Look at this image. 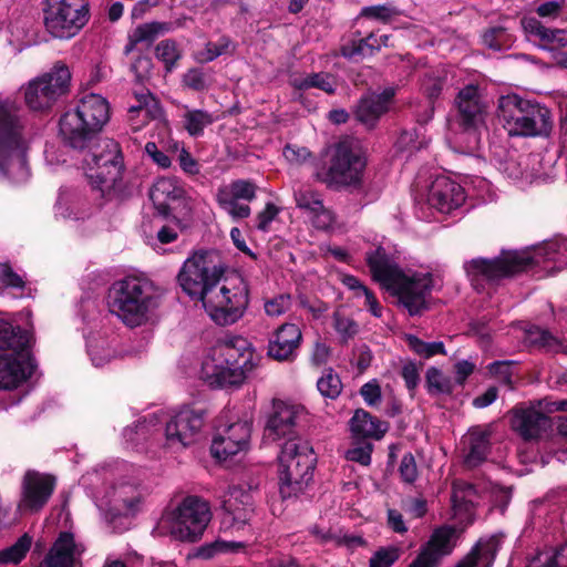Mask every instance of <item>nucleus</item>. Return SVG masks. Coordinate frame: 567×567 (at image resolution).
<instances>
[{"label":"nucleus","mask_w":567,"mask_h":567,"mask_svg":"<svg viewBox=\"0 0 567 567\" xmlns=\"http://www.w3.org/2000/svg\"><path fill=\"white\" fill-rule=\"evenodd\" d=\"M254 348L241 336L218 339L210 350V360L203 363L205 380L214 388L239 386L255 368Z\"/></svg>","instance_id":"3"},{"label":"nucleus","mask_w":567,"mask_h":567,"mask_svg":"<svg viewBox=\"0 0 567 567\" xmlns=\"http://www.w3.org/2000/svg\"><path fill=\"white\" fill-rule=\"evenodd\" d=\"M301 340L302 333L298 326L286 322L279 326L269 339L267 354L276 361H292Z\"/></svg>","instance_id":"25"},{"label":"nucleus","mask_w":567,"mask_h":567,"mask_svg":"<svg viewBox=\"0 0 567 567\" xmlns=\"http://www.w3.org/2000/svg\"><path fill=\"white\" fill-rule=\"evenodd\" d=\"M227 269L221 255L215 249L194 251L183 264L177 280L185 293L200 301L210 318L219 326L237 322L249 303V286L243 277L227 280L214 295Z\"/></svg>","instance_id":"1"},{"label":"nucleus","mask_w":567,"mask_h":567,"mask_svg":"<svg viewBox=\"0 0 567 567\" xmlns=\"http://www.w3.org/2000/svg\"><path fill=\"white\" fill-rule=\"evenodd\" d=\"M207 419L203 408L187 405L177 411L165 426V445L173 450H183L199 437Z\"/></svg>","instance_id":"16"},{"label":"nucleus","mask_w":567,"mask_h":567,"mask_svg":"<svg viewBox=\"0 0 567 567\" xmlns=\"http://www.w3.org/2000/svg\"><path fill=\"white\" fill-rule=\"evenodd\" d=\"M401 550L396 546L378 548L369 559V567H392L400 558Z\"/></svg>","instance_id":"45"},{"label":"nucleus","mask_w":567,"mask_h":567,"mask_svg":"<svg viewBox=\"0 0 567 567\" xmlns=\"http://www.w3.org/2000/svg\"><path fill=\"white\" fill-rule=\"evenodd\" d=\"M372 450L373 445L370 442H363L361 445L348 450L347 458L363 466H368L371 463Z\"/></svg>","instance_id":"53"},{"label":"nucleus","mask_w":567,"mask_h":567,"mask_svg":"<svg viewBox=\"0 0 567 567\" xmlns=\"http://www.w3.org/2000/svg\"><path fill=\"white\" fill-rule=\"evenodd\" d=\"M213 122V115L204 110L187 111L184 115V127L194 137L203 135L204 128Z\"/></svg>","instance_id":"39"},{"label":"nucleus","mask_w":567,"mask_h":567,"mask_svg":"<svg viewBox=\"0 0 567 567\" xmlns=\"http://www.w3.org/2000/svg\"><path fill=\"white\" fill-rule=\"evenodd\" d=\"M468 332L478 337L485 343H489L492 340V329L485 318L472 320L468 323Z\"/></svg>","instance_id":"57"},{"label":"nucleus","mask_w":567,"mask_h":567,"mask_svg":"<svg viewBox=\"0 0 567 567\" xmlns=\"http://www.w3.org/2000/svg\"><path fill=\"white\" fill-rule=\"evenodd\" d=\"M400 374L404 380L405 386L409 390L411 396H413L414 391L416 390L420 382L419 368L414 362L410 361L402 367Z\"/></svg>","instance_id":"55"},{"label":"nucleus","mask_w":567,"mask_h":567,"mask_svg":"<svg viewBox=\"0 0 567 567\" xmlns=\"http://www.w3.org/2000/svg\"><path fill=\"white\" fill-rule=\"evenodd\" d=\"M504 534H494L488 538H480L474 546H478L477 563L483 567H492L497 553L502 548Z\"/></svg>","instance_id":"34"},{"label":"nucleus","mask_w":567,"mask_h":567,"mask_svg":"<svg viewBox=\"0 0 567 567\" xmlns=\"http://www.w3.org/2000/svg\"><path fill=\"white\" fill-rule=\"evenodd\" d=\"M230 39L220 37L216 42H208L206 44V61H213L216 58L225 54L229 48Z\"/></svg>","instance_id":"61"},{"label":"nucleus","mask_w":567,"mask_h":567,"mask_svg":"<svg viewBox=\"0 0 567 567\" xmlns=\"http://www.w3.org/2000/svg\"><path fill=\"white\" fill-rule=\"evenodd\" d=\"M425 389L431 396H436L452 394L454 386L451 378L445 377L440 369L430 367L425 373Z\"/></svg>","instance_id":"35"},{"label":"nucleus","mask_w":567,"mask_h":567,"mask_svg":"<svg viewBox=\"0 0 567 567\" xmlns=\"http://www.w3.org/2000/svg\"><path fill=\"white\" fill-rule=\"evenodd\" d=\"M83 165L94 188L106 196L117 188L124 172V158L120 144L113 138L100 137L85 150Z\"/></svg>","instance_id":"7"},{"label":"nucleus","mask_w":567,"mask_h":567,"mask_svg":"<svg viewBox=\"0 0 567 567\" xmlns=\"http://www.w3.org/2000/svg\"><path fill=\"white\" fill-rule=\"evenodd\" d=\"M429 203L441 213L449 214L465 202L464 188L446 176L436 177L429 190Z\"/></svg>","instance_id":"24"},{"label":"nucleus","mask_w":567,"mask_h":567,"mask_svg":"<svg viewBox=\"0 0 567 567\" xmlns=\"http://www.w3.org/2000/svg\"><path fill=\"white\" fill-rule=\"evenodd\" d=\"M291 85L298 91H306L311 87L319 89L328 94H334L336 81L329 73H310L303 78L293 79Z\"/></svg>","instance_id":"33"},{"label":"nucleus","mask_w":567,"mask_h":567,"mask_svg":"<svg viewBox=\"0 0 567 567\" xmlns=\"http://www.w3.org/2000/svg\"><path fill=\"white\" fill-rule=\"evenodd\" d=\"M360 394L365 403L371 406L381 401V388L375 380L364 383L360 389Z\"/></svg>","instance_id":"59"},{"label":"nucleus","mask_w":567,"mask_h":567,"mask_svg":"<svg viewBox=\"0 0 567 567\" xmlns=\"http://www.w3.org/2000/svg\"><path fill=\"white\" fill-rule=\"evenodd\" d=\"M210 518L206 501L198 496H187L174 511L163 516L162 523H168L175 539L194 543L203 536Z\"/></svg>","instance_id":"14"},{"label":"nucleus","mask_w":567,"mask_h":567,"mask_svg":"<svg viewBox=\"0 0 567 567\" xmlns=\"http://www.w3.org/2000/svg\"><path fill=\"white\" fill-rule=\"evenodd\" d=\"M76 553L79 550L73 534L61 532L40 567H74Z\"/></svg>","instance_id":"29"},{"label":"nucleus","mask_w":567,"mask_h":567,"mask_svg":"<svg viewBox=\"0 0 567 567\" xmlns=\"http://www.w3.org/2000/svg\"><path fill=\"white\" fill-rule=\"evenodd\" d=\"M522 24L524 30L530 35L537 37L543 43L545 38H548L547 32L548 28L545 27L539 20L536 18H524L522 20Z\"/></svg>","instance_id":"60"},{"label":"nucleus","mask_w":567,"mask_h":567,"mask_svg":"<svg viewBox=\"0 0 567 567\" xmlns=\"http://www.w3.org/2000/svg\"><path fill=\"white\" fill-rule=\"evenodd\" d=\"M71 114L90 126L101 135L103 127L110 121V104L100 94L90 93L79 100L73 109L68 110Z\"/></svg>","instance_id":"23"},{"label":"nucleus","mask_w":567,"mask_h":567,"mask_svg":"<svg viewBox=\"0 0 567 567\" xmlns=\"http://www.w3.org/2000/svg\"><path fill=\"white\" fill-rule=\"evenodd\" d=\"M516 364L514 361H494L488 364V372L498 379V381L506 385L508 389H514L513 381V367Z\"/></svg>","instance_id":"46"},{"label":"nucleus","mask_w":567,"mask_h":567,"mask_svg":"<svg viewBox=\"0 0 567 567\" xmlns=\"http://www.w3.org/2000/svg\"><path fill=\"white\" fill-rule=\"evenodd\" d=\"M155 56L164 63L166 72H172L182 59V52L175 40L166 39L155 47Z\"/></svg>","instance_id":"38"},{"label":"nucleus","mask_w":567,"mask_h":567,"mask_svg":"<svg viewBox=\"0 0 567 567\" xmlns=\"http://www.w3.org/2000/svg\"><path fill=\"white\" fill-rule=\"evenodd\" d=\"M483 43L488 49L502 51L509 49L514 43V37L503 27H493L483 34Z\"/></svg>","instance_id":"41"},{"label":"nucleus","mask_w":567,"mask_h":567,"mask_svg":"<svg viewBox=\"0 0 567 567\" xmlns=\"http://www.w3.org/2000/svg\"><path fill=\"white\" fill-rule=\"evenodd\" d=\"M257 186L248 179H236L228 187L218 189L217 195L236 200L251 202L256 198Z\"/></svg>","instance_id":"36"},{"label":"nucleus","mask_w":567,"mask_h":567,"mask_svg":"<svg viewBox=\"0 0 567 567\" xmlns=\"http://www.w3.org/2000/svg\"><path fill=\"white\" fill-rule=\"evenodd\" d=\"M181 168L188 175H197L200 172V164L192 156V154L183 148L178 154Z\"/></svg>","instance_id":"63"},{"label":"nucleus","mask_w":567,"mask_h":567,"mask_svg":"<svg viewBox=\"0 0 567 567\" xmlns=\"http://www.w3.org/2000/svg\"><path fill=\"white\" fill-rule=\"evenodd\" d=\"M549 419L534 408H514L511 426L525 441L537 439L546 430Z\"/></svg>","instance_id":"27"},{"label":"nucleus","mask_w":567,"mask_h":567,"mask_svg":"<svg viewBox=\"0 0 567 567\" xmlns=\"http://www.w3.org/2000/svg\"><path fill=\"white\" fill-rule=\"evenodd\" d=\"M365 166L367 161L359 142L346 136L333 145L328 167L318 172L317 177L334 189L359 187Z\"/></svg>","instance_id":"9"},{"label":"nucleus","mask_w":567,"mask_h":567,"mask_svg":"<svg viewBox=\"0 0 567 567\" xmlns=\"http://www.w3.org/2000/svg\"><path fill=\"white\" fill-rule=\"evenodd\" d=\"M24 125L19 109L11 100H0V177L11 178L17 163L20 168L27 164L22 153Z\"/></svg>","instance_id":"12"},{"label":"nucleus","mask_w":567,"mask_h":567,"mask_svg":"<svg viewBox=\"0 0 567 567\" xmlns=\"http://www.w3.org/2000/svg\"><path fill=\"white\" fill-rule=\"evenodd\" d=\"M540 252L530 255L526 251L502 250L499 256L488 258H474L465 265L467 275L475 280L497 281L520 272H529L540 264Z\"/></svg>","instance_id":"13"},{"label":"nucleus","mask_w":567,"mask_h":567,"mask_svg":"<svg viewBox=\"0 0 567 567\" xmlns=\"http://www.w3.org/2000/svg\"><path fill=\"white\" fill-rule=\"evenodd\" d=\"M548 38H545L544 49H551L549 45L567 47V30L564 29H550L547 32Z\"/></svg>","instance_id":"64"},{"label":"nucleus","mask_w":567,"mask_h":567,"mask_svg":"<svg viewBox=\"0 0 567 567\" xmlns=\"http://www.w3.org/2000/svg\"><path fill=\"white\" fill-rule=\"evenodd\" d=\"M0 284L10 288H24V281L8 262H0Z\"/></svg>","instance_id":"56"},{"label":"nucleus","mask_w":567,"mask_h":567,"mask_svg":"<svg viewBox=\"0 0 567 567\" xmlns=\"http://www.w3.org/2000/svg\"><path fill=\"white\" fill-rule=\"evenodd\" d=\"M364 259L372 279L396 297L398 305L411 317L421 316L430 309L427 298L433 289L431 274L408 276L382 246L365 252Z\"/></svg>","instance_id":"2"},{"label":"nucleus","mask_w":567,"mask_h":567,"mask_svg":"<svg viewBox=\"0 0 567 567\" xmlns=\"http://www.w3.org/2000/svg\"><path fill=\"white\" fill-rule=\"evenodd\" d=\"M32 545V537L24 533L18 540L0 550V565L19 564L24 559Z\"/></svg>","instance_id":"37"},{"label":"nucleus","mask_w":567,"mask_h":567,"mask_svg":"<svg viewBox=\"0 0 567 567\" xmlns=\"http://www.w3.org/2000/svg\"><path fill=\"white\" fill-rule=\"evenodd\" d=\"M90 18L87 0H44L43 24L53 39H73L87 24Z\"/></svg>","instance_id":"10"},{"label":"nucleus","mask_w":567,"mask_h":567,"mask_svg":"<svg viewBox=\"0 0 567 567\" xmlns=\"http://www.w3.org/2000/svg\"><path fill=\"white\" fill-rule=\"evenodd\" d=\"M297 208L303 210L317 229L326 230L333 223L332 213L324 207L322 196L315 189H300L295 193Z\"/></svg>","instance_id":"26"},{"label":"nucleus","mask_w":567,"mask_h":567,"mask_svg":"<svg viewBox=\"0 0 567 567\" xmlns=\"http://www.w3.org/2000/svg\"><path fill=\"white\" fill-rule=\"evenodd\" d=\"M334 328L341 334L343 343L348 342L349 339H352L359 332V326L353 319L339 316L334 318Z\"/></svg>","instance_id":"54"},{"label":"nucleus","mask_w":567,"mask_h":567,"mask_svg":"<svg viewBox=\"0 0 567 567\" xmlns=\"http://www.w3.org/2000/svg\"><path fill=\"white\" fill-rule=\"evenodd\" d=\"M460 538V532L454 525L436 527L427 542L420 548L425 555L441 565L443 557L453 553Z\"/></svg>","instance_id":"28"},{"label":"nucleus","mask_w":567,"mask_h":567,"mask_svg":"<svg viewBox=\"0 0 567 567\" xmlns=\"http://www.w3.org/2000/svg\"><path fill=\"white\" fill-rule=\"evenodd\" d=\"M107 303L112 313L126 326L135 328L147 321L154 296L147 281L126 277L112 285Z\"/></svg>","instance_id":"8"},{"label":"nucleus","mask_w":567,"mask_h":567,"mask_svg":"<svg viewBox=\"0 0 567 567\" xmlns=\"http://www.w3.org/2000/svg\"><path fill=\"white\" fill-rule=\"evenodd\" d=\"M183 85L195 92H204L208 89L207 75L199 68L189 69L182 79Z\"/></svg>","instance_id":"48"},{"label":"nucleus","mask_w":567,"mask_h":567,"mask_svg":"<svg viewBox=\"0 0 567 567\" xmlns=\"http://www.w3.org/2000/svg\"><path fill=\"white\" fill-rule=\"evenodd\" d=\"M565 6V0H550L540 3L536 8V13L540 18H557Z\"/></svg>","instance_id":"62"},{"label":"nucleus","mask_w":567,"mask_h":567,"mask_svg":"<svg viewBox=\"0 0 567 567\" xmlns=\"http://www.w3.org/2000/svg\"><path fill=\"white\" fill-rule=\"evenodd\" d=\"M152 69L153 61L146 54L137 55L130 66V71L134 74L135 82L138 84H143L146 80L150 79Z\"/></svg>","instance_id":"49"},{"label":"nucleus","mask_w":567,"mask_h":567,"mask_svg":"<svg viewBox=\"0 0 567 567\" xmlns=\"http://www.w3.org/2000/svg\"><path fill=\"white\" fill-rule=\"evenodd\" d=\"M497 117L509 136H548L553 128L548 107L516 94L499 99Z\"/></svg>","instance_id":"6"},{"label":"nucleus","mask_w":567,"mask_h":567,"mask_svg":"<svg viewBox=\"0 0 567 567\" xmlns=\"http://www.w3.org/2000/svg\"><path fill=\"white\" fill-rule=\"evenodd\" d=\"M400 477L404 483L412 484L416 481L419 472L415 457L411 452L405 453L399 465Z\"/></svg>","instance_id":"51"},{"label":"nucleus","mask_w":567,"mask_h":567,"mask_svg":"<svg viewBox=\"0 0 567 567\" xmlns=\"http://www.w3.org/2000/svg\"><path fill=\"white\" fill-rule=\"evenodd\" d=\"M358 38L353 37L344 41L339 48V54L350 61H359L367 56L374 55L380 50V44L373 33L365 38H360V32L357 31Z\"/></svg>","instance_id":"32"},{"label":"nucleus","mask_w":567,"mask_h":567,"mask_svg":"<svg viewBox=\"0 0 567 567\" xmlns=\"http://www.w3.org/2000/svg\"><path fill=\"white\" fill-rule=\"evenodd\" d=\"M71 73L65 64L56 63L51 72L31 81L24 92L25 104L33 111L49 110L69 91Z\"/></svg>","instance_id":"15"},{"label":"nucleus","mask_w":567,"mask_h":567,"mask_svg":"<svg viewBox=\"0 0 567 567\" xmlns=\"http://www.w3.org/2000/svg\"><path fill=\"white\" fill-rule=\"evenodd\" d=\"M445 85V79L441 76H427L422 84V91L427 101L434 104V101L441 95Z\"/></svg>","instance_id":"52"},{"label":"nucleus","mask_w":567,"mask_h":567,"mask_svg":"<svg viewBox=\"0 0 567 567\" xmlns=\"http://www.w3.org/2000/svg\"><path fill=\"white\" fill-rule=\"evenodd\" d=\"M243 548H245L243 543L217 539L198 547L195 557L210 559L219 553H236Z\"/></svg>","instance_id":"43"},{"label":"nucleus","mask_w":567,"mask_h":567,"mask_svg":"<svg viewBox=\"0 0 567 567\" xmlns=\"http://www.w3.org/2000/svg\"><path fill=\"white\" fill-rule=\"evenodd\" d=\"M317 456L310 443L290 439L278 455V486L282 499L298 498L313 481Z\"/></svg>","instance_id":"5"},{"label":"nucleus","mask_w":567,"mask_h":567,"mask_svg":"<svg viewBox=\"0 0 567 567\" xmlns=\"http://www.w3.org/2000/svg\"><path fill=\"white\" fill-rule=\"evenodd\" d=\"M317 389L322 396L334 400L340 395L342 391V382L333 369L329 368L317 381Z\"/></svg>","instance_id":"44"},{"label":"nucleus","mask_w":567,"mask_h":567,"mask_svg":"<svg viewBox=\"0 0 567 567\" xmlns=\"http://www.w3.org/2000/svg\"><path fill=\"white\" fill-rule=\"evenodd\" d=\"M55 483L56 480L51 474L28 471L22 482V498L19 507L32 512L41 509L53 494Z\"/></svg>","instance_id":"21"},{"label":"nucleus","mask_w":567,"mask_h":567,"mask_svg":"<svg viewBox=\"0 0 567 567\" xmlns=\"http://www.w3.org/2000/svg\"><path fill=\"white\" fill-rule=\"evenodd\" d=\"M491 452V432L475 427L468 432L465 464L468 467L481 465Z\"/></svg>","instance_id":"31"},{"label":"nucleus","mask_w":567,"mask_h":567,"mask_svg":"<svg viewBox=\"0 0 567 567\" xmlns=\"http://www.w3.org/2000/svg\"><path fill=\"white\" fill-rule=\"evenodd\" d=\"M59 134L64 146L81 154L92 147L95 141L101 137L100 134L90 126H84L83 122L68 111L60 116Z\"/></svg>","instance_id":"22"},{"label":"nucleus","mask_w":567,"mask_h":567,"mask_svg":"<svg viewBox=\"0 0 567 567\" xmlns=\"http://www.w3.org/2000/svg\"><path fill=\"white\" fill-rule=\"evenodd\" d=\"M251 424L238 421L228 425L223 433L214 436L210 453L219 462H226L234 456L246 453L249 449Z\"/></svg>","instance_id":"19"},{"label":"nucleus","mask_w":567,"mask_h":567,"mask_svg":"<svg viewBox=\"0 0 567 567\" xmlns=\"http://www.w3.org/2000/svg\"><path fill=\"white\" fill-rule=\"evenodd\" d=\"M150 198L156 216L173 224L176 228L184 229L186 227L185 221L190 218L193 208L182 179L176 176L157 178L150 189Z\"/></svg>","instance_id":"11"},{"label":"nucleus","mask_w":567,"mask_h":567,"mask_svg":"<svg viewBox=\"0 0 567 567\" xmlns=\"http://www.w3.org/2000/svg\"><path fill=\"white\" fill-rule=\"evenodd\" d=\"M173 30L172 22H150L137 25L133 34L135 41L152 43L159 34H164Z\"/></svg>","instance_id":"42"},{"label":"nucleus","mask_w":567,"mask_h":567,"mask_svg":"<svg viewBox=\"0 0 567 567\" xmlns=\"http://www.w3.org/2000/svg\"><path fill=\"white\" fill-rule=\"evenodd\" d=\"M405 342L414 353L424 359H430L436 354H446L445 346L442 341L425 342L414 334H406Z\"/></svg>","instance_id":"40"},{"label":"nucleus","mask_w":567,"mask_h":567,"mask_svg":"<svg viewBox=\"0 0 567 567\" xmlns=\"http://www.w3.org/2000/svg\"><path fill=\"white\" fill-rule=\"evenodd\" d=\"M395 95L394 86L385 87L380 93L372 92L361 95L353 109L355 120L368 130L375 128L380 118L390 111Z\"/></svg>","instance_id":"20"},{"label":"nucleus","mask_w":567,"mask_h":567,"mask_svg":"<svg viewBox=\"0 0 567 567\" xmlns=\"http://www.w3.org/2000/svg\"><path fill=\"white\" fill-rule=\"evenodd\" d=\"M398 11L395 8L389 4H377L363 7L360 12V17L373 19L381 22L390 21L394 16H396Z\"/></svg>","instance_id":"50"},{"label":"nucleus","mask_w":567,"mask_h":567,"mask_svg":"<svg viewBox=\"0 0 567 567\" xmlns=\"http://www.w3.org/2000/svg\"><path fill=\"white\" fill-rule=\"evenodd\" d=\"M456 117L458 127L467 134H480L486 126V105L483 103L480 86L470 83L461 89L455 97Z\"/></svg>","instance_id":"17"},{"label":"nucleus","mask_w":567,"mask_h":567,"mask_svg":"<svg viewBox=\"0 0 567 567\" xmlns=\"http://www.w3.org/2000/svg\"><path fill=\"white\" fill-rule=\"evenodd\" d=\"M302 414L303 408L301 405L274 399L271 412L265 425V437L271 441L301 439L298 431V420Z\"/></svg>","instance_id":"18"},{"label":"nucleus","mask_w":567,"mask_h":567,"mask_svg":"<svg viewBox=\"0 0 567 567\" xmlns=\"http://www.w3.org/2000/svg\"><path fill=\"white\" fill-rule=\"evenodd\" d=\"M31 342L29 331L0 319V390L17 389L33 374Z\"/></svg>","instance_id":"4"},{"label":"nucleus","mask_w":567,"mask_h":567,"mask_svg":"<svg viewBox=\"0 0 567 567\" xmlns=\"http://www.w3.org/2000/svg\"><path fill=\"white\" fill-rule=\"evenodd\" d=\"M279 214V208L274 203H267L265 208L257 214V225L259 230L266 231L269 228L270 223Z\"/></svg>","instance_id":"58"},{"label":"nucleus","mask_w":567,"mask_h":567,"mask_svg":"<svg viewBox=\"0 0 567 567\" xmlns=\"http://www.w3.org/2000/svg\"><path fill=\"white\" fill-rule=\"evenodd\" d=\"M216 199L221 209L227 212L233 219H245L250 216V207L247 204H240L239 200L216 195Z\"/></svg>","instance_id":"47"},{"label":"nucleus","mask_w":567,"mask_h":567,"mask_svg":"<svg viewBox=\"0 0 567 567\" xmlns=\"http://www.w3.org/2000/svg\"><path fill=\"white\" fill-rule=\"evenodd\" d=\"M350 429L355 437L375 440H380L388 430L384 423L363 409L355 410L350 419Z\"/></svg>","instance_id":"30"}]
</instances>
